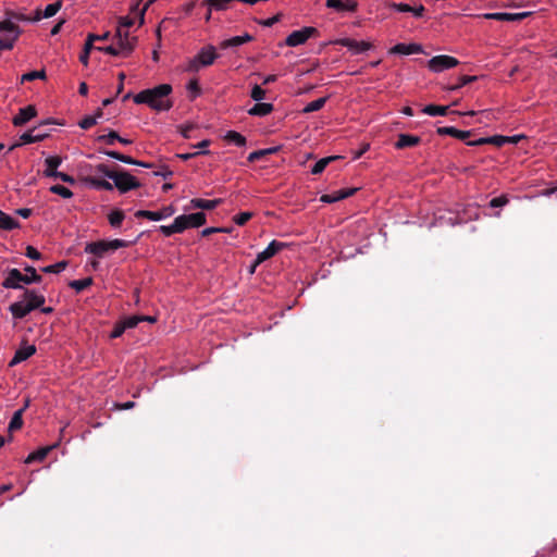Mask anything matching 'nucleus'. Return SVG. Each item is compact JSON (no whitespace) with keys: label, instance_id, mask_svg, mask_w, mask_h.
Segmentation results:
<instances>
[{"label":"nucleus","instance_id":"nucleus-1","mask_svg":"<svg viewBox=\"0 0 557 557\" xmlns=\"http://www.w3.org/2000/svg\"><path fill=\"white\" fill-rule=\"evenodd\" d=\"M96 171L104 177L112 180L113 183L97 177H86L84 180L85 184L94 189H103L110 191L115 187L121 194H125L129 190L140 187L139 181L127 171H111L109 170L108 165L103 163L98 164L96 166Z\"/></svg>","mask_w":557,"mask_h":557},{"label":"nucleus","instance_id":"nucleus-2","mask_svg":"<svg viewBox=\"0 0 557 557\" xmlns=\"http://www.w3.org/2000/svg\"><path fill=\"white\" fill-rule=\"evenodd\" d=\"M172 90L170 84H161L153 88L141 90L133 97V100L137 104H147L150 109L158 112L169 111L173 107V102L169 98Z\"/></svg>","mask_w":557,"mask_h":557},{"label":"nucleus","instance_id":"nucleus-3","mask_svg":"<svg viewBox=\"0 0 557 557\" xmlns=\"http://www.w3.org/2000/svg\"><path fill=\"white\" fill-rule=\"evenodd\" d=\"M26 274H23L18 269H11L8 272L7 277L2 282L4 288L20 289L23 288V284L28 285L32 283H40L41 276L37 274L34 267L25 268Z\"/></svg>","mask_w":557,"mask_h":557},{"label":"nucleus","instance_id":"nucleus-4","mask_svg":"<svg viewBox=\"0 0 557 557\" xmlns=\"http://www.w3.org/2000/svg\"><path fill=\"white\" fill-rule=\"evenodd\" d=\"M218 57L219 55L213 46H206L201 48L194 58L186 62L184 71L188 73H197L202 67L212 65Z\"/></svg>","mask_w":557,"mask_h":557},{"label":"nucleus","instance_id":"nucleus-5","mask_svg":"<svg viewBox=\"0 0 557 557\" xmlns=\"http://www.w3.org/2000/svg\"><path fill=\"white\" fill-rule=\"evenodd\" d=\"M144 0L137 1L135 4L131 7V13L135 16L126 15L121 16L119 18L117 27L122 30H128L129 27H132L135 24L136 17H138V24L141 26L145 22V13L150 7V4L153 2V0Z\"/></svg>","mask_w":557,"mask_h":557},{"label":"nucleus","instance_id":"nucleus-6","mask_svg":"<svg viewBox=\"0 0 557 557\" xmlns=\"http://www.w3.org/2000/svg\"><path fill=\"white\" fill-rule=\"evenodd\" d=\"M127 246H128V242H126L124 239L99 240V242L88 243L85 247V252L94 255L98 258H102L109 251H114L119 248H124Z\"/></svg>","mask_w":557,"mask_h":557},{"label":"nucleus","instance_id":"nucleus-7","mask_svg":"<svg viewBox=\"0 0 557 557\" xmlns=\"http://www.w3.org/2000/svg\"><path fill=\"white\" fill-rule=\"evenodd\" d=\"M21 34V29L11 20L0 22V50H10Z\"/></svg>","mask_w":557,"mask_h":557},{"label":"nucleus","instance_id":"nucleus-8","mask_svg":"<svg viewBox=\"0 0 557 557\" xmlns=\"http://www.w3.org/2000/svg\"><path fill=\"white\" fill-rule=\"evenodd\" d=\"M459 64V61L447 54H440L431 58L428 61V67L433 73H441L445 70H449L456 67Z\"/></svg>","mask_w":557,"mask_h":557},{"label":"nucleus","instance_id":"nucleus-9","mask_svg":"<svg viewBox=\"0 0 557 557\" xmlns=\"http://www.w3.org/2000/svg\"><path fill=\"white\" fill-rule=\"evenodd\" d=\"M317 34V28L312 26L302 27L301 29L290 33L285 39V45L288 47H298L304 45L309 38L315 36Z\"/></svg>","mask_w":557,"mask_h":557},{"label":"nucleus","instance_id":"nucleus-10","mask_svg":"<svg viewBox=\"0 0 557 557\" xmlns=\"http://www.w3.org/2000/svg\"><path fill=\"white\" fill-rule=\"evenodd\" d=\"M332 44L341 45L343 47H346L352 54H361L363 52H367L371 49H373V45L370 41L367 40H355L351 38H339Z\"/></svg>","mask_w":557,"mask_h":557},{"label":"nucleus","instance_id":"nucleus-11","mask_svg":"<svg viewBox=\"0 0 557 557\" xmlns=\"http://www.w3.org/2000/svg\"><path fill=\"white\" fill-rule=\"evenodd\" d=\"M177 222L182 226V231L189 227H199L206 223V214L203 212H196L190 214H182L176 216Z\"/></svg>","mask_w":557,"mask_h":557},{"label":"nucleus","instance_id":"nucleus-12","mask_svg":"<svg viewBox=\"0 0 557 557\" xmlns=\"http://www.w3.org/2000/svg\"><path fill=\"white\" fill-rule=\"evenodd\" d=\"M175 213V209L173 206L163 207L158 211H149V210H138L135 213L137 218H146L150 221H161L172 216Z\"/></svg>","mask_w":557,"mask_h":557},{"label":"nucleus","instance_id":"nucleus-13","mask_svg":"<svg viewBox=\"0 0 557 557\" xmlns=\"http://www.w3.org/2000/svg\"><path fill=\"white\" fill-rule=\"evenodd\" d=\"M287 246L286 243H283V242H277V240H272L265 249H263L262 251H260L256 259H255V267H258L259 264H261L262 262H264L265 260L272 258L273 256H275L277 252H280L281 250H283L285 247Z\"/></svg>","mask_w":557,"mask_h":557},{"label":"nucleus","instance_id":"nucleus-14","mask_svg":"<svg viewBox=\"0 0 557 557\" xmlns=\"http://www.w3.org/2000/svg\"><path fill=\"white\" fill-rule=\"evenodd\" d=\"M96 49L119 58H127L132 54V45H129L127 41H125L122 46H117L114 42L107 47H97Z\"/></svg>","mask_w":557,"mask_h":557},{"label":"nucleus","instance_id":"nucleus-15","mask_svg":"<svg viewBox=\"0 0 557 557\" xmlns=\"http://www.w3.org/2000/svg\"><path fill=\"white\" fill-rule=\"evenodd\" d=\"M61 7H62V2L59 0V1H55L53 3L48 4L45 8L44 12H41L39 9H37L36 12H35L34 17H32V18H27V17H24V16H21L18 18L23 20V21L38 22L41 18H49V17L54 16L59 12Z\"/></svg>","mask_w":557,"mask_h":557},{"label":"nucleus","instance_id":"nucleus-16","mask_svg":"<svg viewBox=\"0 0 557 557\" xmlns=\"http://www.w3.org/2000/svg\"><path fill=\"white\" fill-rule=\"evenodd\" d=\"M48 133L40 129V127H34L20 136V145H27L38 143L48 137Z\"/></svg>","mask_w":557,"mask_h":557},{"label":"nucleus","instance_id":"nucleus-17","mask_svg":"<svg viewBox=\"0 0 557 557\" xmlns=\"http://www.w3.org/2000/svg\"><path fill=\"white\" fill-rule=\"evenodd\" d=\"M423 52V48L421 45L418 44H397L394 47H392L388 50L389 54H401V55H409L413 53H421Z\"/></svg>","mask_w":557,"mask_h":557},{"label":"nucleus","instance_id":"nucleus-18","mask_svg":"<svg viewBox=\"0 0 557 557\" xmlns=\"http://www.w3.org/2000/svg\"><path fill=\"white\" fill-rule=\"evenodd\" d=\"M357 189L358 188H343L339 190H335L331 194L322 195L320 201L324 203H333L343 200L349 196H352L357 191Z\"/></svg>","mask_w":557,"mask_h":557},{"label":"nucleus","instance_id":"nucleus-19","mask_svg":"<svg viewBox=\"0 0 557 557\" xmlns=\"http://www.w3.org/2000/svg\"><path fill=\"white\" fill-rule=\"evenodd\" d=\"M531 12H519V13H508V12H496V13H486L483 16L488 20H497V21H520L529 16Z\"/></svg>","mask_w":557,"mask_h":557},{"label":"nucleus","instance_id":"nucleus-20","mask_svg":"<svg viewBox=\"0 0 557 557\" xmlns=\"http://www.w3.org/2000/svg\"><path fill=\"white\" fill-rule=\"evenodd\" d=\"M325 5L337 12H355L358 3L355 0H327Z\"/></svg>","mask_w":557,"mask_h":557},{"label":"nucleus","instance_id":"nucleus-21","mask_svg":"<svg viewBox=\"0 0 557 557\" xmlns=\"http://www.w3.org/2000/svg\"><path fill=\"white\" fill-rule=\"evenodd\" d=\"M36 352V347L34 345H24L21 346L14 354L13 358L9 362L10 367H14L22 361L27 360Z\"/></svg>","mask_w":557,"mask_h":557},{"label":"nucleus","instance_id":"nucleus-22","mask_svg":"<svg viewBox=\"0 0 557 557\" xmlns=\"http://www.w3.org/2000/svg\"><path fill=\"white\" fill-rule=\"evenodd\" d=\"M37 114L36 108L32 104L23 107L18 110V113L13 117V124L21 126L30 121Z\"/></svg>","mask_w":557,"mask_h":557},{"label":"nucleus","instance_id":"nucleus-23","mask_svg":"<svg viewBox=\"0 0 557 557\" xmlns=\"http://www.w3.org/2000/svg\"><path fill=\"white\" fill-rule=\"evenodd\" d=\"M9 310L14 319H23L34 309L23 299L11 304Z\"/></svg>","mask_w":557,"mask_h":557},{"label":"nucleus","instance_id":"nucleus-24","mask_svg":"<svg viewBox=\"0 0 557 557\" xmlns=\"http://www.w3.org/2000/svg\"><path fill=\"white\" fill-rule=\"evenodd\" d=\"M102 153L112 159H115L123 163H126V164L138 165V166H143V168H151V164H149V163H146L143 161H137V160L133 159L132 157L122 154L117 151L104 150V151H102Z\"/></svg>","mask_w":557,"mask_h":557},{"label":"nucleus","instance_id":"nucleus-25","mask_svg":"<svg viewBox=\"0 0 557 557\" xmlns=\"http://www.w3.org/2000/svg\"><path fill=\"white\" fill-rule=\"evenodd\" d=\"M24 300L35 310L45 304L46 298L41 293L35 289H26L24 292Z\"/></svg>","mask_w":557,"mask_h":557},{"label":"nucleus","instance_id":"nucleus-26","mask_svg":"<svg viewBox=\"0 0 557 557\" xmlns=\"http://www.w3.org/2000/svg\"><path fill=\"white\" fill-rule=\"evenodd\" d=\"M421 141V138L416 135L410 134H399L398 139L395 143L396 149H404L409 147H414Z\"/></svg>","mask_w":557,"mask_h":557},{"label":"nucleus","instance_id":"nucleus-27","mask_svg":"<svg viewBox=\"0 0 557 557\" xmlns=\"http://www.w3.org/2000/svg\"><path fill=\"white\" fill-rule=\"evenodd\" d=\"M392 9H394L395 11H398V12H409V13H412V15L414 17H422L423 16V13L425 11L424 7L422 4H419V5H416V7H411L407 3H393L391 5Z\"/></svg>","mask_w":557,"mask_h":557},{"label":"nucleus","instance_id":"nucleus-28","mask_svg":"<svg viewBox=\"0 0 557 557\" xmlns=\"http://www.w3.org/2000/svg\"><path fill=\"white\" fill-rule=\"evenodd\" d=\"M221 202H222V199L207 200V199H201V198H194L190 200V207L194 209L213 210Z\"/></svg>","mask_w":557,"mask_h":557},{"label":"nucleus","instance_id":"nucleus-29","mask_svg":"<svg viewBox=\"0 0 557 557\" xmlns=\"http://www.w3.org/2000/svg\"><path fill=\"white\" fill-rule=\"evenodd\" d=\"M436 132L438 135H442V136L448 135V136L461 139V140H463L470 136V131H460L453 126L438 127Z\"/></svg>","mask_w":557,"mask_h":557},{"label":"nucleus","instance_id":"nucleus-30","mask_svg":"<svg viewBox=\"0 0 557 557\" xmlns=\"http://www.w3.org/2000/svg\"><path fill=\"white\" fill-rule=\"evenodd\" d=\"M114 39L117 46H122L125 41H127L129 45H132V52L135 50L137 37L131 36L128 30L116 28Z\"/></svg>","mask_w":557,"mask_h":557},{"label":"nucleus","instance_id":"nucleus-31","mask_svg":"<svg viewBox=\"0 0 557 557\" xmlns=\"http://www.w3.org/2000/svg\"><path fill=\"white\" fill-rule=\"evenodd\" d=\"M252 40V36H250L249 34H244L242 36H234L232 38H228V39H225L221 42V48L223 49H227V48H231V47H238V46H242L248 41H251Z\"/></svg>","mask_w":557,"mask_h":557},{"label":"nucleus","instance_id":"nucleus-32","mask_svg":"<svg viewBox=\"0 0 557 557\" xmlns=\"http://www.w3.org/2000/svg\"><path fill=\"white\" fill-rule=\"evenodd\" d=\"M273 110V106L267 102L256 103L252 108L248 110V113L253 116H265L270 114Z\"/></svg>","mask_w":557,"mask_h":557},{"label":"nucleus","instance_id":"nucleus-33","mask_svg":"<svg viewBox=\"0 0 557 557\" xmlns=\"http://www.w3.org/2000/svg\"><path fill=\"white\" fill-rule=\"evenodd\" d=\"M223 138L228 143V144H233L237 147H244L246 146V137L243 136L240 133L236 132V131H227Z\"/></svg>","mask_w":557,"mask_h":557},{"label":"nucleus","instance_id":"nucleus-34","mask_svg":"<svg viewBox=\"0 0 557 557\" xmlns=\"http://www.w3.org/2000/svg\"><path fill=\"white\" fill-rule=\"evenodd\" d=\"M20 226L18 221L0 210V231H11Z\"/></svg>","mask_w":557,"mask_h":557},{"label":"nucleus","instance_id":"nucleus-35","mask_svg":"<svg viewBox=\"0 0 557 557\" xmlns=\"http://www.w3.org/2000/svg\"><path fill=\"white\" fill-rule=\"evenodd\" d=\"M57 445H52V446H47V447H41L39 448L38 450L36 451H33L30 453L25 462L26 463H30V462H34V461H42L47 455L49 454V451L54 448Z\"/></svg>","mask_w":557,"mask_h":557},{"label":"nucleus","instance_id":"nucleus-36","mask_svg":"<svg viewBox=\"0 0 557 557\" xmlns=\"http://www.w3.org/2000/svg\"><path fill=\"white\" fill-rule=\"evenodd\" d=\"M448 109V106L428 104L422 109V113L430 116H443L447 114Z\"/></svg>","mask_w":557,"mask_h":557},{"label":"nucleus","instance_id":"nucleus-37","mask_svg":"<svg viewBox=\"0 0 557 557\" xmlns=\"http://www.w3.org/2000/svg\"><path fill=\"white\" fill-rule=\"evenodd\" d=\"M341 157L339 156H331V157H326V158H322L320 159L319 161H317L314 163V165L311 168V173L317 175V174H320L322 173L325 168L334 160L336 159H339Z\"/></svg>","mask_w":557,"mask_h":557},{"label":"nucleus","instance_id":"nucleus-38","mask_svg":"<svg viewBox=\"0 0 557 557\" xmlns=\"http://www.w3.org/2000/svg\"><path fill=\"white\" fill-rule=\"evenodd\" d=\"M124 218H125L124 212L119 209L112 210L108 215L109 223L114 228H117L121 226Z\"/></svg>","mask_w":557,"mask_h":557},{"label":"nucleus","instance_id":"nucleus-39","mask_svg":"<svg viewBox=\"0 0 557 557\" xmlns=\"http://www.w3.org/2000/svg\"><path fill=\"white\" fill-rule=\"evenodd\" d=\"M94 34H89L84 46V51L79 55V61L84 64H88L90 50L94 48Z\"/></svg>","mask_w":557,"mask_h":557},{"label":"nucleus","instance_id":"nucleus-40","mask_svg":"<svg viewBox=\"0 0 557 557\" xmlns=\"http://www.w3.org/2000/svg\"><path fill=\"white\" fill-rule=\"evenodd\" d=\"M160 232L164 236H171V235L176 234V233H182L183 231H182V226L180 225V223L177 222V220L175 218L172 224H170V225H161L160 226Z\"/></svg>","mask_w":557,"mask_h":557},{"label":"nucleus","instance_id":"nucleus-41","mask_svg":"<svg viewBox=\"0 0 557 557\" xmlns=\"http://www.w3.org/2000/svg\"><path fill=\"white\" fill-rule=\"evenodd\" d=\"M326 102V98L322 97L319 99H315L309 103L306 104V107L302 109L304 113H311L321 110Z\"/></svg>","mask_w":557,"mask_h":557},{"label":"nucleus","instance_id":"nucleus-42","mask_svg":"<svg viewBox=\"0 0 557 557\" xmlns=\"http://www.w3.org/2000/svg\"><path fill=\"white\" fill-rule=\"evenodd\" d=\"M186 89L187 91L189 92V98L191 100L196 99L197 97L200 96L201 94V89L199 87V83H198V79L196 78H193L190 79L187 85H186Z\"/></svg>","mask_w":557,"mask_h":557},{"label":"nucleus","instance_id":"nucleus-43","mask_svg":"<svg viewBox=\"0 0 557 557\" xmlns=\"http://www.w3.org/2000/svg\"><path fill=\"white\" fill-rule=\"evenodd\" d=\"M24 412V409H18L17 411L14 412L10 423H9V430L10 431H14V430H18L22 428L23 425V419H22V414Z\"/></svg>","mask_w":557,"mask_h":557},{"label":"nucleus","instance_id":"nucleus-44","mask_svg":"<svg viewBox=\"0 0 557 557\" xmlns=\"http://www.w3.org/2000/svg\"><path fill=\"white\" fill-rule=\"evenodd\" d=\"M67 267V262L66 261H60V262H57L54 264H50V265H47V267H44L41 268V271L44 273H61L62 271H64Z\"/></svg>","mask_w":557,"mask_h":557},{"label":"nucleus","instance_id":"nucleus-45","mask_svg":"<svg viewBox=\"0 0 557 557\" xmlns=\"http://www.w3.org/2000/svg\"><path fill=\"white\" fill-rule=\"evenodd\" d=\"M49 190L55 195L61 196L62 198L70 199L73 197V193L63 185H52Z\"/></svg>","mask_w":557,"mask_h":557},{"label":"nucleus","instance_id":"nucleus-46","mask_svg":"<svg viewBox=\"0 0 557 557\" xmlns=\"http://www.w3.org/2000/svg\"><path fill=\"white\" fill-rule=\"evenodd\" d=\"M91 283H92L91 277H85L82 280L72 281L70 283V286L79 293V292L84 290L85 288H87L88 286H90Z\"/></svg>","mask_w":557,"mask_h":557},{"label":"nucleus","instance_id":"nucleus-47","mask_svg":"<svg viewBox=\"0 0 557 557\" xmlns=\"http://www.w3.org/2000/svg\"><path fill=\"white\" fill-rule=\"evenodd\" d=\"M100 116H101V113H98L97 115H86L85 117H83L79 121L78 125L83 129H88L91 126H94L95 124H97V120Z\"/></svg>","mask_w":557,"mask_h":557},{"label":"nucleus","instance_id":"nucleus-48","mask_svg":"<svg viewBox=\"0 0 557 557\" xmlns=\"http://www.w3.org/2000/svg\"><path fill=\"white\" fill-rule=\"evenodd\" d=\"M119 138V134L115 131H110L108 134L99 135L98 141H104L108 145H113Z\"/></svg>","mask_w":557,"mask_h":557},{"label":"nucleus","instance_id":"nucleus-49","mask_svg":"<svg viewBox=\"0 0 557 557\" xmlns=\"http://www.w3.org/2000/svg\"><path fill=\"white\" fill-rule=\"evenodd\" d=\"M45 77H46V73L44 70L32 71V72L23 74L21 81L25 82V81H34V79H44Z\"/></svg>","mask_w":557,"mask_h":557},{"label":"nucleus","instance_id":"nucleus-50","mask_svg":"<svg viewBox=\"0 0 557 557\" xmlns=\"http://www.w3.org/2000/svg\"><path fill=\"white\" fill-rule=\"evenodd\" d=\"M478 77L476 76H468V75H463L461 77H459V81L456 85L449 87L450 90H457L461 87H463L465 85L469 84V83H472L474 81H476Z\"/></svg>","mask_w":557,"mask_h":557},{"label":"nucleus","instance_id":"nucleus-51","mask_svg":"<svg viewBox=\"0 0 557 557\" xmlns=\"http://www.w3.org/2000/svg\"><path fill=\"white\" fill-rule=\"evenodd\" d=\"M62 163V158L59 156H49L45 160V166L58 169Z\"/></svg>","mask_w":557,"mask_h":557},{"label":"nucleus","instance_id":"nucleus-52","mask_svg":"<svg viewBox=\"0 0 557 557\" xmlns=\"http://www.w3.org/2000/svg\"><path fill=\"white\" fill-rule=\"evenodd\" d=\"M250 96L255 101H261L265 97V90L259 85H255L251 89Z\"/></svg>","mask_w":557,"mask_h":557},{"label":"nucleus","instance_id":"nucleus-53","mask_svg":"<svg viewBox=\"0 0 557 557\" xmlns=\"http://www.w3.org/2000/svg\"><path fill=\"white\" fill-rule=\"evenodd\" d=\"M251 216V212L246 211L235 215L233 220L237 225H244L250 220Z\"/></svg>","mask_w":557,"mask_h":557},{"label":"nucleus","instance_id":"nucleus-54","mask_svg":"<svg viewBox=\"0 0 557 557\" xmlns=\"http://www.w3.org/2000/svg\"><path fill=\"white\" fill-rule=\"evenodd\" d=\"M508 198L505 195H502L499 197H495L490 201V207L492 208H500L508 203Z\"/></svg>","mask_w":557,"mask_h":557},{"label":"nucleus","instance_id":"nucleus-55","mask_svg":"<svg viewBox=\"0 0 557 557\" xmlns=\"http://www.w3.org/2000/svg\"><path fill=\"white\" fill-rule=\"evenodd\" d=\"M122 322L126 329H133L137 326L139 322H141V318L139 315H132L124 319Z\"/></svg>","mask_w":557,"mask_h":557},{"label":"nucleus","instance_id":"nucleus-56","mask_svg":"<svg viewBox=\"0 0 557 557\" xmlns=\"http://www.w3.org/2000/svg\"><path fill=\"white\" fill-rule=\"evenodd\" d=\"M510 137L509 136H502V135H495L488 137V144H493L496 146H503L506 143H509Z\"/></svg>","mask_w":557,"mask_h":557},{"label":"nucleus","instance_id":"nucleus-57","mask_svg":"<svg viewBox=\"0 0 557 557\" xmlns=\"http://www.w3.org/2000/svg\"><path fill=\"white\" fill-rule=\"evenodd\" d=\"M280 20H281V15L277 14V15H274V16L265 18V20H260V21H258V23L264 27H271L275 23H277Z\"/></svg>","mask_w":557,"mask_h":557},{"label":"nucleus","instance_id":"nucleus-58","mask_svg":"<svg viewBox=\"0 0 557 557\" xmlns=\"http://www.w3.org/2000/svg\"><path fill=\"white\" fill-rule=\"evenodd\" d=\"M53 177L60 178L62 182L69 183L71 185L75 184L74 177L63 172L57 171Z\"/></svg>","mask_w":557,"mask_h":557},{"label":"nucleus","instance_id":"nucleus-59","mask_svg":"<svg viewBox=\"0 0 557 557\" xmlns=\"http://www.w3.org/2000/svg\"><path fill=\"white\" fill-rule=\"evenodd\" d=\"M210 151L209 150H198L196 152H193V153H178L176 154L177 158L186 161V160H189L191 159L193 157H196L198 154H208Z\"/></svg>","mask_w":557,"mask_h":557},{"label":"nucleus","instance_id":"nucleus-60","mask_svg":"<svg viewBox=\"0 0 557 557\" xmlns=\"http://www.w3.org/2000/svg\"><path fill=\"white\" fill-rule=\"evenodd\" d=\"M25 255L33 260H39L41 258V253L33 246H27Z\"/></svg>","mask_w":557,"mask_h":557},{"label":"nucleus","instance_id":"nucleus-61","mask_svg":"<svg viewBox=\"0 0 557 557\" xmlns=\"http://www.w3.org/2000/svg\"><path fill=\"white\" fill-rule=\"evenodd\" d=\"M264 156H265V154H264L263 149H260V150H256V151L250 152V153L248 154L247 160H248L249 162H255V161H257V160L261 159V158H262V157H264Z\"/></svg>","mask_w":557,"mask_h":557},{"label":"nucleus","instance_id":"nucleus-62","mask_svg":"<svg viewBox=\"0 0 557 557\" xmlns=\"http://www.w3.org/2000/svg\"><path fill=\"white\" fill-rule=\"evenodd\" d=\"M125 330H126V327L124 326L123 322H121L120 324L115 325L114 330L111 333V337L112 338L120 337L124 333Z\"/></svg>","mask_w":557,"mask_h":557},{"label":"nucleus","instance_id":"nucleus-63","mask_svg":"<svg viewBox=\"0 0 557 557\" xmlns=\"http://www.w3.org/2000/svg\"><path fill=\"white\" fill-rule=\"evenodd\" d=\"M16 214H18L20 216L24 218V219H27L32 214V209L29 208H21V209H17L16 210Z\"/></svg>","mask_w":557,"mask_h":557},{"label":"nucleus","instance_id":"nucleus-64","mask_svg":"<svg viewBox=\"0 0 557 557\" xmlns=\"http://www.w3.org/2000/svg\"><path fill=\"white\" fill-rule=\"evenodd\" d=\"M488 137H482V138H479L476 140H472V141H468L467 145L469 146H480V145H484V144H488Z\"/></svg>","mask_w":557,"mask_h":557}]
</instances>
